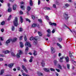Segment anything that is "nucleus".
Segmentation results:
<instances>
[{
  "instance_id": "7",
  "label": "nucleus",
  "mask_w": 76,
  "mask_h": 76,
  "mask_svg": "<svg viewBox=\"0 0 76 76\" xmlns=\"http://www.w3.org/2000/svg\"><path fill=\"white\" fill-rule=\"evenodd\" d=\"M14 65V64L13 63L10 64H8V67H9L10 68H11V67H12Z\"/></svg>"
},
{
  "instance_id": "61",
  "label": "nucleus",
  "mask_w": 76,
  "mask_h": 76,
  "mask_svg": "<svg viewBox=\"0 0 76 76\" xmlns=\"http://www.w3.org/2000/svg\"><path fill=\"white\" fill-rule=\"evenodd\" d=\"M0 57H4V55L0 54Z\"/></svg>"
},
{
  "instance_id": "60",
  "label": "nucleus",
  "mask_w": 76,
  "mask_h": 76,
  "mask_svg": "<svg viewBox=\"0 0 76 76\" xmlns=\"http://www.w3.org/2000/svg\"><path fill=\"white\" fill-rule=\"evenodd\" d=\"M56 70L58 72H60V70H59V69H56Z\"/></svg>"
},
{
  "instance_id": "3",
  "label": "nucleus",
  "mask_w": 76,
  "mask_h": 76,
  "mask_svg": "<svg viewBox=\"0 0 76 76\" xmlns=\"http://www.w3.org/2000/svg\"><path fill=\"white\" fill-rule=\"evenodd\" d=\"M18 53H17V57L18 58H20V55L22 54V51L21 50H19L18 51Z\"/></svg>"
},
{
  "instance_id": "45",
  "label": "nucleus",
  "mask_w": 76,
  "mask_h": 76,
  "mask_svg": "<svg viewBox=\"0 0 76 76\" xmlns=\"http://www.w3.org/2000/svg\"><path fill=\"white\" fill-rule=\"evenodd\" d=\"M50 70L51 71H55V69L52 68H51Z\"/></svg>"
},
{
  "instance_id": "29",
  "label": "nucleus",
  "mask_w": 76,
  "mask_h": 76,
  "mask_svg": "<svg viewBox=\"0 0 76 76\" xmlns=\"http://www.w3.org/2000/svg\"><path fill=\"white\" fill-rule=\"evenodd\" d=\"M19 31L20 32H22V31H23V28H19Z\"/></svg>"
},
{
  "instance_id": "34",
  "label": "nucleus",
  "mask_w": 76,
  "mask_h": 76,
  "mask_svg": "<svg viewBox=\"0 0 76 76\" xmlns=\"http://www.w3.org/2000/svg\"><path fill=\"white\" fill-rule=\"evenodd\" d=\"M69 55L70 57H72L73 56L72 54V53L70 52L69 53Z\"/></svg>"
},
{
  "instance_id": "44",
  "label": "nucleus",
  "mask_w": 76,
  "mask_h": 76,
  "mask_svg": "<svg viewBox=\"0 0 76 76\" xmlns=\"http://www.w3.org/2000/svg\"><path fill=\"white\" fill-rule=\"evenodd\" d=\"M53 7L55 8H56V4H53Z\"/></svg>"
},
{
  "instance_id": "30",
  "label": "nucleus",
  "mask_w": 76,
  "mask_h": 76,
  "mask_svg": "<svg viewBox=\"0 0 76 76\" xmlns=\"http://www.w3.org/2000/svg\"><path fill=\"white\" fill-rule=\"evenodd\" d=\"M54 63L55 65H56L57 64L58 61H57V60H54Z\"/></svg>"
},
{
  "instance_id": "58",
  "label": "nucleus",
  "mask_w": 76,
  "mask_h": 76,
  "mask_svg": "<svg viewBox=\"0 0 76 76\" xmlns=\"http://www.w3.org/2000/svg\"><path fill=\"white\" fill-rule=\"evenodd\" d=\"M23 61L25 62H27V60L26 58H24L23 59Z\"/></svg>"
},
{
  "instance_id": "47",
  "label": "nucleus",
  "mask_w": 76,
  "mask_h": 76,
  "mask_svg": "<svg viewBox=\"0 0 76 76\" xmlns=\"http://www.w3.org/2000/svg\"><path fill=\"white\" fill-rule=\"evenodd\" d=\"M53 25H54V26H57V24L56 23H53Z\"/></svg>"
},
{
  "instance_id": "27",
  "label": "nucleus",
  "mask_w": 76,
  "mask_h": 76,
  "mask_svg": "<svg viewBox=\"0 0 76 76\" xmlns=\"http://www.w3.org/2000/svg\"><path fill=\"white\" fill-rule=\"evenodd\" d=\"M38 34L39 35V36H40V37H41V36L42 35V34L39 31L38 32Z\"/></svg>"
},
{
  "instance_id": "1",
  "label": "nucleus",
  "mask_w": 76,
  "mask_h": 76,
  "mask_svg": "<svg viewBox=\"0 0 76 76\" xmlns=\"http://www.w3.org/2000/svg\"><path fill=\"white\" fill-rule=\"evenodd\" d=\"M37 39H37V37H31L29 39V40L30 41H32V40H34V43L35 45H36L37 44Z\"/></svg>"
},
{
  "instance_id": "40",
  "label": "nucleus",
  "mask_w": 76,
  "mask_h": 76,
  "mask_svg": "<svg viewBox=\"0 0 76 76\" xmlns=\"http://www.w3.org/2000/svg\"><path fill=\"white\" fill-rule=\"evenodd\" d=\"M4 23H5L4 21H2V22H1V25H4Z\"/></svg>"
},
{
  "instance_id": "32",
  "label": "nucleus",
  "mask_w": 76,
  "mask_h": 76,
  "mask_svg": "<svg viewBox=\"0 0 76 76\" xmlns=\"http://www.w3.org/2000/svg\"><path fill=\"white\" fill-rule=\"evenodd\" d=\"M12 16L11 15H10L9 18H8L7 19L8 21H9L10 19H11V17Z\"/></svg>"
},
{
  "instance_id": "42",
  "label": "nucleus",
  "mask_w": 76,
  "mask_h": 76,
  "mask_svg": "<svg viewBox=\"0 0 76 76\" xmlns=\"http://www.w3.org/2000/svg\"><path fill=\"white\" fill-rule=\"evenodd\" d=\"M38 21H39V22H40V23H41V22H42V20H41V19H39L38 20Z\"/></svg>"
},
{
  "instance_id": "4",
  "label": "nucleus",
  "mask_w": 76,
  "mask_h": 76,
  "mask_svg": "<svg viewBox=\"0 0 76 76\" xmlns=\"http://www.w3.org/2000/svg\"><path fill=\"white\" fill-rule=\"evenodd\" d=\"M25 45L26 46H28L29 47H31V44H30V42H26L25 44Z\"/></svg>"
},
{
  "instance_id": "16",
  "label": "nucleus",
  "mask_w": 76,
  "mask_h": 76,
  "mask_svg": "<svg viewBox=\"0 0 76 76\" xmlns=\"http://www.w3.org/2000/svg\"><path fill=\"white\" fill-rule=\"evenodd\" d=\"M4 73V69H2L1 71L0 75H2L3 73Z\"/></svg>"
},
{
  "instance_id": "20",
  "label": "nucleus",
  "mask_w": 76,
  "mask_h": 76,
  "mask_svg": "<svg viewBox=\"0 0 76 76\" xmlns=\"http://www.w3.org/2000/svg\"><path fill=\"white\" fill-rule=\"evenodd\" d=\"M65 18V19H68V15L67 14H65L64 15Z\"/></svg>"
},
{
  "instance_id": "28",
  "label": "nucleus",
  "mask_w": 76,
  "mask_h": 76,
  "mask_svg": "<svg viewBox=\"0 0 76 76\" xmlns=\"http://www.w3.org/2000/svg\"><path fill=\"white\" fill-rule=\"evenodd\" d=\"M45 10H50L51 9L49 7H45L44 8Z\"/></svg>"
},
{
  "instance_id": "15",
  "label": "nucleus",
  "mask_w": 76,
  "mask_h": 76,
  "mask_svg": "<svg viewBox=\"0 0 76 76\" xmlns=\"http://www.w3.org/2000/svg\"><path fill=\"white\" fill-rule=\"evenodd\" d=\"M65 60H66V61L67 63L69 61V57L68 56H67V57H65Z\"/></svg>"
},
{
  "instance_id": "43",
  "label": "nucleus",
  "mask_w": 76,
  "mask_h": 76,
  "mask_svg": "<svg viewBox=\"0 0 76 76\" xmlns=\"http://www.w3.org/2000/svg\"><path fill=\"white\" fill-rule=\"evenodd\" d=\"M11 54L12 56H14V57H15V53H14L12 52V53Z\"/></svg>"
},
{
  "instance_id": "62",
  "label": "nucleus",
  "mask_w": 76,
  "mask_h": 76,
  "mask_svg": "<svg viewBox=\"0 0 76 76\" xmlns=\"http://www.w3.org/2000/svg\"><path fill=\"white\" fill-rule=\"evenodd\" d=\"M49 24L50 25H53V23H51V22H49Z\"/></svg>"
},
{
  "instance_id": "33",
  "label": "nucleus",
  "mask_w": 76,
  "mask_h": 76,
  "mask_svg": "<svg viewBox=\"0 0 76 76\" xmlns=\"http://www.w3.org/2000/svg\"><path fill=\"white\" fill-rule=\"evenodd\" d=\"M72 63H73L75 65V66H76V61H72Z\"/></svg>"
},
{
  "instance_id": "13",
  "label": "nucleus",
  "mask_w": 76,
  "mask_h": 76,
  "mask_svg": "<svg viewBox=\"0 0 76 76\" xmlns=\"http://www.w3.org/2000/svg\"><path fill=\"white\" fill-rule=\"evenodd\" d=\"M51 50L52 53H55V50H54V48L52 47L51 48Z\"/></svg>"
},
{
  "instance_id": "23",
  "label": "nucleus",
  "mask_w": 76,
  "mask_h": 76,
  "mask_svg": "<svg viewBox=\"0 0 76 76\" xmlns=\"http://www.w3.org/2000/svg\"><path fill=\"white\" fill-rule=\"evenodd\" d=\"M58 68L59 69H61V70H62V66H61L60 65V64L58 65Z\"/></svg>"
},
{
  "instance_id": "19",
  "label": "nucleus",
  "mask_w": 76,
  "mask_h": 76,
  "mask_svg": "<svg viewBox=\"0 0 76 76\" xmlns=\"http://www.w3.org/2000/svg\"><path fill=\"white\" fill-rule=\"evenodd\" d=\"M20 47L21 48H23V43H22V42H20Z\"/></svg>"
},
{
  "instance_id": "64",
  "label": "nucleus",
  "mask_w": 76,
  "mask_h": 76,
  "mask_svg": "<svg viewBox=\"0 0 76 76\" xmlns=\"http://www.w3.org/2000/svg\"><path fill=\"white\" fill-rule=\"evenodd\" d=\"M0 61H3V58H0Z\"/></svg>"
},
{
  "instance_id": "5",
  "label": "nucleus",
  "mask_w": 76,
  "mask_h": 76,
  "mask_svg": "<svg viewBox=\"0 0 76 76\" xmlns=\"http://www.w3.org/2000/svg\"><path fill=\"white\" fill-rule=\"evenodd\" d=\"M22 68L26 72V73H28V71L27 70V69L25 68V67L24 66V65H22Z\"/></svg>"
},
{
  "instance_id": "18",
  "label": "nucleus",
  "mask_w": 76,
  "mask_h": 76,
  "mask_svg": "<svg viewBox=\"0 0 76 76\" xmlns=\"http://www.w3.org/2000/svg\"><path fill=\"white\" fill-rule=\"evenodd\" d=\"M41 63L42 66L44 67V66H45V63H44V61H42Z\"/></svg>"
},
{
  "instance_id": "21",
  "label": "nucleus",
  "mask_w": 76,
  "mask_h": 76,
  "mask_svg": "<svg viewBox=\"0 0 76 76\" xmlns=\"http://www.w3.org/2000/svg\"><path fill=\"white\" fill-rule=\"evenodd\" d=\"M20 21L21 23H23V18H22V17L20 16Z\"/></svg>"
},
{
  "instance_id": "54",
  "label": "nucleus",
  "mask_w": 76,
  "mask_h": 76,
  "mask_svg": "<svg viewBox=\"0 0 76 76\" xmlns=\"http://www.w3.org/2000/svg\"><path fill=\"white\" fill-rule=\"evenodd\" d=\"M24 39L25 41H26L27 40V39L26 38V36H24Z\"/></svg>"
},
{
  "instance_id": "11",
  "label": "nucleus",
  "mask_w": 76,
  "mask_h": 76,
  "mask_svg": "<svg viewBox=\"0 0 76 76\" xmlns=\"http://www.w3.org/2000/svg\"><path fill=\"white\" fill-rule=\"evenodd\" d=\"M12 42V39H8L7 41L6 42V44H9L10 42Z\"/></svg>"
},
{
  "instance_id": "63",
  "label": "nucleus",
  "mask_w": 76,
  "mask_h": 76,
  "mask_svg": "<svg viewBox=\"0 0 76 76\" xmlns=\"http://www.w3.org/2000/svg\"><path fill=\"white\" fill-rule=\"evenodd\" d=\"M50 34H48L47 35V37H50Z\"/></svg>"
},
{
  "instance_id": "35",
  "label": "nucleus",
  "mask_w": 76,
  "mask_h": 76,
  "mask_svg": "<svg viewBox=\"0 0 76 76\" xmlns=\"http://www.w3.org/2000/svg\"><path fill=\"white\" fill-rule=\"evenodd\" d=\"M33 54L34 56H36V55L37 54V52L35 50L34 51V53H33Z\"/></svg>"
},
{
  "instance_id": "39",
  "label": "nucleus",
  "mask_w": 76,
  "mask_h": 76,
  "mask_svg": "<svg viewBox=\"0 0 76 76\" xmlns=\"http://www.w3.org/2000/svg\"><path fill=\"white\" fill-rule=\"evenodd\" d=\"M47 32H48V34H50V33H51V31L49 29H48L47 30Z\"/></svg>"
},
{
  "instance_id": "46",
  "label": "nucleus",
  "mask_w": 76,
  "mask_h": 76,
  "mask_svg": "<svg viewBox=\"0 0 76 76\" xmlns=\"http://www.w3.org/2000/svg\"><path fill=\"white\" fill-rule=\"evenodd\" d=\"M46 18L47 20H49V17H48V16H46Z\"/></svg>"
},
{
  "instance_id": "14",
  "label": "nucleus",
  "mask_w": 76,
  "mask_h": 76,
  "mask_svg": "<svg viewBox=\"0 0 76 76\" xmlns=\"http://www.w3.org/2000/svg\"><path fill=\"white\" fill-rule=\"evenodd\" d=\"M43 70L45 72H49V69L48 68H43Z\"/></svg>"
},
{
  "instance_id": "24",
  "label": "nucleus",
  "mask_w": 76,
  "mask_h": 76,
  "mask_svg": "<svg viewBox=\"0 0 76 76\" xmlns=\"http://www.w3.org/2000/svg\"><path fill=\"white\" fill-rule=\"evenodd\" d=\"M8 12H12V9L10 7H9L8 10Z\"/></svg>"
},
{
  "instance_id": "37",
  "label": "nucleus",
  "mask_w": 76,
  "mask_h": 76,
  "mask_svg": "<svg viewBox=\"0 0 76 76\" xmlns=\"http://www.w3.org/2000/svg\"><path fill=\"white\" fill-rule=\"evenodd\" d=\"M11 29L12 31H14L15 30V27L13 26H12V27Z\"/></svg>"
},
{
  "instance_id": "2",
  "label": "nucleus",
  "mask_w": 76,
  "mask_h": 76,
  "mask_svg": "<svg viewBox=\"0 0 76 76\" xmlns=\"http://www.w3.org/2000/svg\"><path fill=\"white\" fill-rule=\"evenodd\" d=\"M14 25L15 26H18V18L17 17H15V20L13 22Z\"/></svg>"
},
{
  "instance_id": "50",
  "label": "nucleus",
  "mask_w": 76,
  "mask_h": 76,
  "mask_svg": "<svg viewBox=\"0 0 76 76\" xmlns=\"http://www.w3.org/2000/svg\"><path fill=\"white\" fill-rule=\"evenodd\" d=\"M23 37V36H21L20 37V40H22V37Z\"/></svg>"
},
{
  "instance_id": "49",
  "label": "nucleus",
  "mask_w": 76,
  "mask_h": 76,
  "mask_svg": "<svg viewBox=\"0 0 76 76\" xmlns=\"http://www.w3.org/2000/svg\"><path fill=\"white\" fill-rule=\"evenodd\" d=\"M41 3V1L40 0L38 1V5H39Z\"/></svg>"
},
{
  "instance_id": "41",
  "label": "nucleus",
  "mask_w": 76,
  "mask_h": 76,
  "mask_svg": "<svg viewBox=\"0 0 76 76\" xmlns=\"http://www.w3.org/2000/svg\"><path fill=\"white\" fill-rule=\"evenodd\" d=\"M67 67L68 69H70V65L69 64H67Z\"/></svg>"
},
{
  "instance_id": "52",
  "label": "nucleus",
  "mask_w": 76,
  "mask_h": 76,
  "mask_svg": "<svg viewBox=\"0 0 76 76\" xmlns=\"http://www.w3.org/2000/svg\"><path fill=\"white\" fill-rule=\"evenodd\" d=\"M52 33H53V34H54V32H55V29H53V31H52Z\"/></svg>"
},
{
  "instance_id": "9",
  "label": "nucleus",
  "mask_w": 76,
  "mask_h": 76,
  "mask_svg": "<svg viewBox=\"0 0 76 76\" xmlns=\"http://www.w3.org/2000/svg\"><path fill=\"white\" fill-rule=\"evenodd\" d=\"M17 5L16 4H14L13 6V9L14 10H15L16 9Z\"/></svg>"
},
{
  "instance_id": "55",
  "label": "nucleus",
  "mask_w": 76,
  "mask_h": 76,
  "mask_svg": "<svg viewBox=\"0 0 76 76\" xmlns=\"http://www.w3.org/2000/svg\"><path fill=\"white\" fill-rule=\"evenodd\" d=\"M37 26H37L38 28H40V26H39V25L38 24H36Z\"/></svg>"
},
{
  "instance_id": "31",
  "label": "nucleus",
  "mask_w": 76,
  "mask_h": 76,
  "mask_svg": "<svg viewBox=\"0 0 76 76\" xmlns=\"http://www.w3.org/2000/svg\"><path fill=\"white\" fill-rule=\"evenodd\" d=\"M27 10L28 11H29L31 10V7L29 6L27 7Z\"/></svg>"
},
{
  "instance_id": "36",
  "label": "nucleus",
  "mask_w": 76,
  "mask_h": 76,
  "mask_svg": "<svg viewBox=\"0 0 76 76\" xmlns=\"http://www.w3.org/2000/svg\"><path fill=\"white\" fill-rule=\"evenodd\" d=\"M57 45H58V46H59L60 48H61V45L60 44L58 43H57Z\"/></svg>"
},
{
  "instance_id": "56",
  "label": "nucleus",
  "mask_w": 76,
  "mask_h": 76,
  "mask_svg": "<svg viewBox=\"0 0 76 76\" xmlns=\"http://www.w3.org/2000/svg\"><path fill=\"white\" fill-rule=\"evenodd\" d=\"M26 74L25 73H23L22 74V75H23V76H26Z\"/></svg>"
},
{
  "instance_id": "51",
  "label": "nucleus",
  "mask_w": 76,
  "mask_h": 76,
  "mask_svg": "<svg viewBox=\"0 0 76 76\" xmlns=\"http://www.w3.org/2000/svg\"><path fill=\"white\" fill-rule=\"evenodd\" d=\"M65 6L66 7H68V6H69V4H65Z\"/></svg>"
},
{
  "instance_id": "38",
  "label": "nucleus",
  "mask_w": 76,
  "mask_h": 76,
  "mask_svg": "<svg viewBox=\"0 0 76 76\" xmlns=\"http://www.w3.org/2000/svg\"><path fill=\"white\" fill-rule=\"evenodd\" d=\"M29 50V48H28V47H26V48L25 49V51H28Z\"/></svg>"
},
{
  "instance_id": "57",
  "label": "nucleus",
  "mask_w": 76,
  "mask_h": 76,
  "mask_svg": "<svg viewBox=\"0 0 76 76\" xmlns=\"http://www.w3.org/2000/svg\"><path fill=\"white\" fill-rule=\"evenodd\" d=\"M32 19H35V16H34V15H32Z\"/></svg>"
},
{
  "instance_id": "53",
  "label": "nucleus",
  "mask_w": 76,
  "mask_h": 76,
  "mask_svg": "<svg viewBox=\"0 0 76 76\" xmlns=\"http://www.w3.org/2000/svg\"><path fill=\"white\" fill-rule=\"evenodd\" d=\"M20 13L21 14V15H23V12L22 11H20Z\"/></svg>"
},
{
  "instance_id": "12",
  "label": "nucleus",
  "mask_w": 76,
  "mask_h": 76,
  "mask_svg": "<svg viewBox=\"0 0 76 76\" xmlns=\"http://www.w3.org/2000/svg\"><path fill=\"white\" fill-rule=\"evenodd\" d=\"M3 53H4V54H8V53H10V51H9V50H6V51H4L3 52Z\"/></svg>"
},
{
  "instance_id": "22",
  "label": "nucleus",
  "mask_w": 76,
  "mask_h": 76,
  "mask_svg": "<svg viewBox=\"0 0 76 76\" xmlns=\"http://www.w3.org/2000/svg\"><path fill=\"white\" fill-rule=\"evenodd\" d=\"M36 26H37V24H36L34 23L32 25V28H35Z\"/></svg>"
},
{
  "instance_id": "59",
  "label": "nucleus",
  "mask_w": 76,
  "mask_h": 76,
  "mask_svg": "<svg viewBox=\"0 0 76 76\" xmlns=\"http://www.w3.org/2000/svg\"><path fill=\"white\" fill-rule=\"evenodd\" d=\"M1 31L2 32H4V29L2 28L1 30Z\"/></svg>"
},
{
  "instance_id": "26",
  "label": "nucleus",
  "mask_w": 76,
  "mask_h": 76,
  "mask_svg": "<svg viewBox=\"0 0 76 76\" xmlns=\"http://www.w3.org/2000/svg\"><path fill=\"white\" fill-rule=\"evenodd\" d=\"M33 58H34V57L32 56H31V57L30 58V59L29 60V62H32V59H33Z\"/></svg>"
},
{
  "instance_id": "17",
  "label": "nucleus",
  "mask_w": 76,
  "mask_h": 76,
  "mask_svg": "<svg viewBox=\"0 0 76 76\" xmlns=\"http://www.w3.org/2000/svg\"><path fill=\"white\" fill-rule=\"evenodd\" d=\"M58 39L59 41V42H61V41H62V38H61V37H59L58 38Z\"/></svg>"
},
{
  "instance_id": "48",
  "label": "nucleus",
  "mask_w": 76,
  "mask_h": 76,
  "mask_svg": "<svg viewBox=\"0 0 76 76\" xmlns=\"http://www.w3.org/2000/svg\"><path fill=\"white\" fill-rule=\"evenodd\" d=\"M26 21H28L29 22H31V21L28 18L26 19Z\"/></svg>"
},
{
  "instance_id": "10",
  "label": "nucleus",
  "mask_w": 76,
  "mask_h": 76,
  "mask_svg": "<svg viewBox=\"0 0 76 76\" xmlns=\"http://www.w3.org/2000/svg\"><path fill=\"white\" fill-rule=\"evenodd\" d=\"M29 4L31 6H32V5H33V1H32V0H30Z\"/></svg>"
},
{
  "instance_id": "25",
  "label": "nucleus",
  "mask_w": 76,
  "mask_h": 76,
  "mask_svg": "<svg viewBox=\"0 0 76 76\" xmlns=\"http://www.w3.org/2000/svg\"><path fill=\"white\" fill-rule=\"evenodd\" d=\"M38 74V75L39 76H43V74L41 73V72H39Z\"/></svg>"
},
{
  "instance_id": "8",
  "label": "nucleus",
  "mask_w": 76,
  "mask_h": 76,
  "mask_svg": "<svg viewBox=\"0 0 76 76\" xmlns=\"http://www.w3.org/2000/svg\"><path fill=\"white\" fill-rule=\"evenodd\" d=\"M18 38L16 37L14 38L13 39H12L11 42H15L16 41H17Z\"/></svg>"
},
{
  "instance_id": "6",
  "label": "nucleus",
  "mask_w": 76,
  "mask_h": 76,
  "mask_svg": "<svg viewBox=\"0 0 76 76\" xmlns=\"http://www.w3.org/2000/svg\"><path fill=\"white\" fill-rule=\"evenodd\" d=\"M64 58V56H62V57L60 58L59 59V61L61 62V63H63V59Z\"/></svg>"
}]
</instances>
